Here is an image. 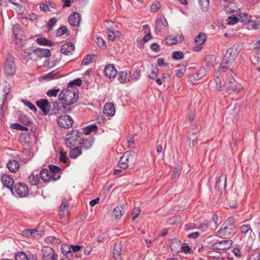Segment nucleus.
I'll use <instances>...</instances> for the list:
<instances>
[{"instance_id":"nucleus-28","label":"nucleus","mask_w":260,"mask_h":260,"mask_svg":"<svg viewBox=\"0 0 260 260\" xmlns=\"http://www.w3.org/2000/svg\"><path fill=\"white\" fill-rule=\"evenodd\" d=\"M237 14L239 16L240 20L243 23H248L251 21V16L247 13L237 11Z\"/></svg>"},{"instance_id":"nucleus-10","label":"nucleus","mask_w":260,"mask_h":260,"mask_svg":"<svg viewBox=\"0 0 260 260\" xmlns=\"http://www.w3.org/2000/svg\"><path fill=\"white\" fill-rule=\"evenodd\" d=\"M73 120L69 115H63L58 117L57 122L60 126L68 128L73 125Z\"/></svg>"},{"instance_id":"nucleus-60","label":"nucleus","mask_w":260,"mask_h":260,"mask_svg":"<svg viewBox=\"0 0 260 260\" xmlns=\"http://www.w3.org/2000/svg\"><path fill=\"white\" fill-rule=\"evenodd\" d=\"M23 103L24 105L27 106L30 110L34 111L35 112H37V108L31 103L27 100L24 101Z\"/></svg>"},{"instance_id":"nucleus-37","label":"nucleus","mask_w":260,"mask_h":260,"mask_svg":"<svg viewBox=\"0 0 260 260\" xmlns=\"http://www.w3.org/2000/svg\"><path fill=\"white\" fill-rule=\"evenodd\" d=\"M19 119L24 125H30L32 123V121L30 117L24 114L20 115Z\"/></svg>"},{"instance_id":"nucleus-6","label":"nucleus","mask_w":260,"mask_h":260,"mask_svg":"<svg viewBox=\"0 0 260 260\" xmlns=\"http://www.w3.org/2000/svg\"><path fill=\"white\" fill-rule=\"evenodd\" d=\"M42 260H57V255L53 248L44 246L42 249Z\"/></svg>"},{"instance_id":"nucleus-3","label":"nucleus","mask_w":260,"mask_h":260,"mask_svg":"<svg viewBox=\"0 0 260 260\" xmlns=\"http://www.w3.org/2000/svg\"><path fill=\"white\" fill-rule=\"evenodd\" d=\"M82 133L74 129L70 132L66 136V144L70 148L79 146L82 140Z\"/></svg>"},{"instance_id":"nucleus-38","label":"nucleus","mask_w":260,"mask_h":260,"mask_svg":"<svg viewBox=\"0 0 260 260\" xmlns=\"http://www.w3.org/2000/svg\"><path fill=\"white\" fill-rule=\"evenodd\" d=\"M94 57H95V55L93 54L87 55L84 57L81 64L87 65L90 63H92L93 61V59H94Z\"/></svg>"},{"instance_id":"nucleus-14","label":"nucleus","mask_w":260,"mask_h":260,"mask_svg":"<svg viewBox=\"0 0 260 260\" xmlns=\"http://www.w3.org/2000/svg\"><path fill=\"white\" fill-rule=\"evenodd\" d=\"M104 73L107 77L112 78L117 74V71L113 64H108L105 68Z\"/></svg>"},{"instance_id":"nucleus-11","label":"nucleus","mask_w":260,"mask_h":260,"mask_svg":"<svg viewBox=\"0 0 260 260\" xmlns=\"http://www.w3.org/2000/svg\"><path fill=\"white\" fill-rule=\"evenodd\" d=\"M232 243L231 240H225L214 243L212 246L214 249L225 250L231 248Z\"/></svg>"},{"instance_id":"nucleus-32","label":"nucleus","mask_w":260,"mask_h":260,"mask_svg":"<svg viewBox=\"0 0 260 260\" xmlns=\"http://www.w3.org/2000/svg\"><path fill=\"white\" fill-rule=\"evenodd\" d=\"M206 40V36L205 34L200 32L194 39V42L198 45L203 44Z\"/></svg>"},{"instance_id":"nucleus-5","label":"nucleus","mask_w":260,"mask_h":260,"mask_svg":"<svg viewBox=\"0 0 260 260\" xmlns=\"http://www.w3.org/2000/svg\"><path fill=\"white\" fill-rule=\"evenodd\" d=\"M16 67L14 62V58L10 54H8L4 66V71L6 74L12 76L15 74Z\"/></svg>"},{"instance_id":"nucleus-36","label":"nucleus","mask_w":260,"mask_h":260,"mask_svg":"<svg viewBox=\"0 0 260 260\" xmlns=\"http://www.w3.org/2000/svg\"><path fill=\"white\" fill-rule=\"evenodd\" d=\"M37 42L42 45L45 46H52L53 44V42L48 41L47 39L44 38H39L37 39Z\"/></svg>"},{"instance_id":"nucleus-4","label":"nucleus","mask_w":260,"mask_h":260,"mask_svg":"<svg viewBox=\"0 0 260 260\" xmlns=\"http://www.w3.org/2000/svg\"><path fill=\"white\" fill-rule=\"evenodd\" d=\"M233 73L230 70V73H225L222 76L223 86L225 89H228L238 92L240 91V89L237 88V82L233 77Z\"/></svg>"},{"instance_id":"nucleus-9","label":"nucleus","mask_w":260,"mask_h":260,"mask_svg":"<svg viewBox=\"0 0 260 260\" xmlns=\"http://www.w3.org/2000/svg\"><path fill=\"white\" fill-rule=\"evenodd\" d=\"M14 189L16 193L21 198L25 197L28 194V188L24 183L19 182L15 184Z\"/></svg>"},{"instance_id":"nucleus-59","label":"nucleus","mask_w":260,"mask_h":260,"mask_svg":"<svg viewBox=\"0 0 260 260\" xmlns=\"http://www.w3.org/2000/svg\"><path fill=\"white\" fill-rule=\"evenodd\" d=\"M140 210L139 208H135L133 209L132 212V220H134L139 215Z\"/></svg>"},{"instance_id":"nucleus-2","label":"nucleus","mask_w":260,"mask_h":260,"mask_svg":"<svg viewBox=\"0 0 260 260\" xmlns=\"http://www.w3.org/2000/svg\"><path fill=\"white\" fill-rule=\"evenodd\" d=\"M242 49V45L240 44L234 45L229 48L222 60V65H231L236 58L237 55Z\"/></svg>"},{"instance_id":"nucleus-21","label":"nucleus","mask_w":260,"mask_h":260,"mask_svg":"<svg viewBox=\"0 0 260 260\" xmlns=\"http://www.w3.org/2000/svg\"><path fill=\"white\" fill-rule=\"evenodd\" d=\"M104 113L108 116H113L115 112L114 105L110 103H107L104 107Z\"/></svg>"},{"instance_id":"nucleus-26","label":"nucleus","mask_w":260,"mask_h":260,"mask_svg":"<svg viewBox=\"0 0 260 260\" xmlns=\"http://www.w3.org/2000/svg\"><path fill=\"white\" fill-rule=\"evenodd\" d=\"M82 154V149L80 146L72 147L69 153L70 157L72 158H76Z\"/></svg>"},{"instance_id":"nucleus-48","label":"nucleus","mask_w":260,"mask_h":260,"mask_svg":"<svg viewBox=\"0 0 260 260\" xmlns=\"http://www.w3.org/2000/svg\"><path fill=\"white\" fill-rule=\"evenodd\" d=\"M180 220V217L179 216L173 217L171 218H170L168 220V223L170 225H176L179 222Z\"/></svg>"},{"instance_id":"nucleus-53","label":"nucleus","mask_w":260,"mask_h":260,"mask_svg":"<svg viewBox=\"0 0 260 260\" xmlns=\"http://www.w3.org/2000/svg\"><path fill=\"white\" fill-rule=\"evenodd\" d=\"M57 22V20L55 18H51L48 22L47 26L49 30L53 29V26Z\"/></svg>"},{"instance_id":"nucleus-29","label":"nucleus","mask_w":260,"mask_h":260,"mask_svg":"<svg viewBox=\"0 0 260 260\" xmlns=\"http://www.w3.org/2000/svg\"><path fill=\"white\" fill-rule=\"evenodd\" d=\"M59 77V71L58 69L55 70L51 72L43 75L42 76V78L44 79H48L51 80L53 79H56Z\"/></svg>"},{"instance_id":"nucleus-1","label":"nucleus","mask_w":260,"mask_h":260,"mask_svg":"<svg viewBox=\"0 0 260 260\" xmlns=\"http://www.w3.org/2000/svg\"><path fill=\"white\" fill-rule=\"evenodd\" d=\"M58 99L62 103L61 107L63 112L70 113L73 108L72 105L76 103L79 99L78 90L76 88L64 89L60 92Z\"/></svg>"},{"instance_id":"nucleus-8","label":"nucleus","mask_w":260,"mask_h":260,"mask_svg":"<svg viewBox=\"0 0 260 260\" xmlns=\"http://www.w3.org/2000/svg\"><path fill=\"white\" fill-rule=\"evenodd\" d=\"M134 158V154L131 152H126L121 157L119 162L118 166L120 168L125 169L128 166V163L130 160Z\"/></svg>"},{"instance_id":"nucleus-27","label":"nucleus","mask_w":260,"mask_h":260,"mask_svg":"<svg viewBox=\"0 0 260 260\" xmlns=\"http://www.w3.org/2000/svg\"><path fill=\"white\" fill-rule=\"evenodd\" d=\"M226 176L224 174L221 175L219 177L218 181L217 183V186L219 188L225 189L226 186Z\"/></svg>"},{"instance_id":"nucleus-63","label":"nucleus","mask_w":260,"mask_h":260,"mask_svg":"<svg viewBox=\"0 0 260 260\" xmlns=\"http://www.w3.org/2000/svg\"><path fill=\"white\" fill-rule=\"evenodd\" d=\"M32 232V229H26L22 231V235L28 238H31L30 232Z\"/></svg>"},{"instance_id":"nucleus-20","label":"nucleus","mask_w":260,"mask_h":260,"mask_svg":"<svg viewBox=\"0 0 260 260\" xmlns=\"http://www.w3.org/2000/svg\"><path fill=\"white\" fill-rule=\"evenodd\" d=\"M122 245L121 243H117L114 245L113 250V255L115 260H121Z\"/></svg>"},{"instance_id":"nucleus-22","label":"nucleus","mask_w":260,"mask_h":260,"mask_svg":"<svg viewBox=\"0 0 260 260\" xmlns=\"http://www.w3.org/2000/svg\"><path fill=\"white\" fill-rule=\"evenodd\" d=\"M213 84L214 85L212 86V88L214 90L220 91L225 89V87L223 86V81H221V79L218 77H216L214 79Z\"/></svg>"},{"instance_id":"nucleus-18","label":"nucleus","mask_w":260,"mask_h":260,"mask_svg":"<svg viewBox=\"0 0 260 260\" xmlns=\"http://www.w3.org/2000/svg\"><path fill=\"white\" fill-rule=\"evenodd\" d=\"M205 69L201 68L198 72L191 75L189 78V82L193 83L195 81L201 79L205 75Z\"/></svg>"},{"instance_id":"nucleus-40","label":"nucleus","mask_w":260,"mask_h":260,"mask_svg":"<svg viewBox=\"0 0 260 260\" xmlns=\"http://www.w3.org/2000/svg\"><path fill=\"white\" fill-rule=\"evenodd\" d=\"M49 169L51 171L52 175H56V176H60L58 174L61 171V169L59 167L54 165H50L49 166Z\"/></svg>"},{"instance_id":"nucleus-64","label":"nucleus","mask_w":260,"mask_h":260,"mask_svg":"<svg viewBox=\"0 0 260 260\" xmlns=\"http://www.w3.org/2000/svg\"><path fill=\"white\" fill-rule=\"evenodd\" d=\"M82 84V80L80 78H78L72 81H71L69 85L71 86L72 85H76L77 86H80Z\"/></svg>"},{"instance_id":"nucleus-61","label":"nucleus","mask_w":260,"mask_h":260,"mask_svg":"<svg viewBox=\"0 0 260 260\" xmlns=\"http://www.w3.org/2000/svg\"><path fill=\"white\" fill-rule=\"evenodd\" d=\"M158 69L156 68H153L152 72L150 73L149 77L152 79H156L157 76Z\"/></svg>"},{"instance_id":"nucleus-50","label":"nucleus","mask_w":260,"mask_h":260,"mask_svg":"<svg viewBox=\"0 0 260 260\" xmlns=\"http://www.w3.org/2000/svg\"><path fill=\"white\" fill-rule=\"evenodd\" d=\"M60 91L59 89H51L49 90L47 92V95L50 97L54 96L55 97L57 96L58 92Z\"/></svg>"},{"instance_id":"nucleus-12","label":"nucleus","mask_w":260,"mask_h":260,"mask_svg":"<svg viewBox=\"0 0 260 260\" xmlns=\"http://www.w3.org/2000/svg\"><path fill=\"white\" fill-rule=\"evenodd\" d=\"M1 180L3 185L9 189L11 192L14 194V181L13 179L9 175L4 174L1 178Z\"/></svg>"},{"instance_id":"nucleus-23","label":"nucleus","mask_w":260,"mask_h":260,"mask_svg":"<svg viewBox=\"0 0 260 260\" xmlns=\"http://www.w3.org/2000/svg\"><path fill=\"white\" fill-rule=\"evenodd\" d=\"M75 49V47L72 43L69 42L63 44L61 49L62 53L68 55L71 53Z\"/></svg>"},{"instance_id":"nucleus-57","label":"nucleus","mask_w":260,"mask_h":260,"mask_svg":"<svg viewBox=\"0 0 260 260\" xmlns=\"http://www.w3.org/2000/svg\"><path fill=\"white\" fill-rule=\"evenodd\" d=\"M13 34L15 35V38L19 35V32L21 31V26L19 24H15L14 25L12 29Z\"/></svg>"},{"instance_id":"nucleus-30","label":"nucleus","mask_w":260,"mask_h":260,"mask_svg":"<svg viewBox=\"0 0 260 260\" xmlns=\"http://www.w3.org/2000/svg\"><path fill=\"white\" fill-rule=\"evenodd\" d=\"M231 230L232 229H219L217 234L221 238H226L231 235Z\"/></svg>"},{"instance_id":"nucleus-52","label":"nucleus","mask_w":260,"mask_h":260,"mask_svg":"<svg viewBox=\"0 0 260 260\" xmlns=\"http://www.w3.org/2000/svg\"><path fill=\"white\" fill-rule=\"evenodd\" d=\"M60 249L62 253L63 254L64 256L68 254V253L71 250L70 246L67 244L62 245Z\"/></svg>"},{"instance_id":"nucleus-33","label":"nucleus","mask_w":260,"mask_h":260,"mask_svg":"<svg viewBox=\"0 0 260 260\" xmlns=\"http://www.w3.org/2000/svg\"><path fill=\"white\" fill-rule=\"evenodd\" d=\"M201 9L203 11H207L209 8V0H198Z\"/></svg>"},{"instance_id":"nucleus-46","label":"nucleus","mask_w":260,"mask_h":260,"mask_svg":"<svg viewBox=\"0 0 260 260\" xmlns=\"http://www.w3.org/2000/svg\"><path fill=\"white\" fill-rule=\"evenodd\" d=\"M184 54L182 51H175L173 53L172 58L175 60L183 58Z\"/></svg>"},{"instance_id":"nucleus-49","label":"nucleus","mask_w":260,"mask_h":260,"mask_svg":"<svg viewBox=\"0 0 260 260\" xmlns=\"http://www.w3.org/2000/svg\"><path fill=\"white\" fill-rule=\"evenodd\" d=\"M238 21V18L236 16L228 17L226 19L227 23L229 25H234L236 24Z\"/></svg>"},{"instance_id":"nucleus-55","label":"nucleus","mask_w":260,"mask_h":260,"mask_svg":"<svg viewBox=\"0 0 260 260\" xmlns=\"http://www.w3.org/2000/svg\"><path fill=\"white\" fill-rule=\"evenodd\" d=\"M160 6V3L158 1H155L151 6V11L153 12H156L158 10Z\"/></svg>"},{"instance_id":"nucleus-42","label":"nucleus","mask_w":260,"mask_h":260,"mask_svg":"<svg viewBox=\"0 0 260 260\" xmlns=\"http://www.w3.org/2000/svg\"><path fill=\"white\" fill-rule=\"evenodd\" d=\"M45 241L54 244H59L61 242V241L59 238L53 236L47 237L45 239Z\"/></svg>"},{"instance_id":"nucleus-17","label":"nucleus","mask_w":260,"mask_h":260,"mask_svg":"<svg viewBox=\"0 0 260 260\" xmlns=\"http://www.w3.org/2000/svg\"><path fill=\"white\" fill-rule=\"evenodd\" d=\"M70 24L73 26H78L81 21L80 14L77 12H74L69 18Z\"/></svg>"},{"instance_id":"nucleus-39","label":"nucleus","mask_w":260,"mask_h":260,"mask_svg":"<svg viewBox=\"0 0 260 260\" xmlns=\"http://www.w3.org/2000/svg\"><path fill=\"white\" fill-rule=\"evenodd\" d=\"M178 68L175 71L176 74L178 77H181L185 72L186 67L184 65H179Z\"/></svg>"},{"instance_id":"nucleus-41","label":"nucleus","mask_w":260,"mask_h":260,"mask_svg":"<svg viewBox=\"0 0 260 260\" xmlns=\"http://www.w3.org/2000/svg\"><path fill=\"white\" fill-rule=\"evenodd\" d=\"M164 42L167 45H172L177 44V40L171 36H168L165 39Z\"/></svg>"},{"instance_id":"nucleus-24","label":"nucleus","mask_w":260,"mask_h":260,"mask_svg":"<svg viewBox=\"0 0 260 260\" xmlns=\"http://www.w3.org/2000/svg\"><path fill=\"white\" fill-rule=\"evenodd\" d=\"M7 166L9 170L12 173L16 172L19 168V163L15 160H9Z\"/></svg>"},{"instance_id":"nucleus-56","label":"nucleus","mask_w":260,"mask_h":260,"mask_svg":"<svg viewBox=\"0 0 260 260\" xmlns=\"http://www.w3.org/2000/svg\"><path fill=\"white\" fill-rule=\"evenodd\" d=\"M68 29L66 26H62L60 27H59L56 31V36H61L63 34H65Z\"/></svg>"},{"instance_id":"nucleus-35","label":"nucleus","mask_w":260,"mask_h":260,"mask_svg":"<svg viewBox=\"0 0 260 260\" xmlns=\"http://www.w3.org/2000/svg\"><path fill=\"white\" fill-rule=\"evenodd\" d=\"M28 180L31 185H37L39 182L40 177L38 174L35 175L34 173H32L31 175L29 176Z\"/></svg>"},{"instance_id":"nucleus-62","label":"nucleus","mask_w":260,"mask_h":260,"mask_svg":"<svg viewBox=\"0 0 260 260\" xmlns=\"http://www.w3.org/2000/svg\"><path fill=\"white\" fill-rule=\"evenodd\" d=\"M251 22L252 29H260V20L251 21Z\"/></svg>"},{"instance_id":"nucleus-51","label":"nucleus","mask_w":260,"mask_h":260,"mask_svg":"<svg viewBox=\"0 0 260 260\" xmlns=\"http://www.w3.org/2000/svg\"><path fill=\"white\" fill-rule=\"evenodd\" d=\"M12 127L14 129L21 131H27L28 128L22 126L18 123H14V124H12Z\"/></svg>"},{"instance_id":"nucleus-16","label":"nucleus","mask_w":260,"mask_h":260,"mask_svg":"<svg viewBox=\"0 0 260 260\" xmlns=\"http://www.w3.org/2000/svg\"><path fill=\"white\" fill-rule=\"evenodd\" d=\"M118 79L121 83H127L131 81V74L127 70L120 72Z\"/></svg>"},{"instance_id":"nucleus-31","label":"nucleus","mask_w":260,"mask_h":260,"mask_svg":"<svg viewBox=\"0 0 260 260\" xmlns=\"http://www.w3.org/2000/svg\"><path fill=\"white\" fill-rule=\"evenodd\" d=\"M98 130V126L95 124H92L87 126L83 128V133L85 135L90 134L91 132H96Z\"/></svg>"},{"instance_id":"nucleus-47","label":"nucleus","mask_w":260,"mask_h":260,"mask_svg":"<svg viewBox=\"0 0 260 260\" xmlns=\"http://www.w3.org/2000/svg\"><path fill=\"white\" fill-rule=\"evenodd\" d=\"M95 42L100 48L104 49L106 47L105 41L101 37H98L96 39Z\"/></svg>"},{"instance_id":"nucleus-54","label":"nucleus","mask_w":260,"mask_h":260,"mask_svg":"<svg viewBox=\"0 0 260 260\" xmlns=\"http://www.w3.org/2000/svg\"><path fill=\"white\" fill-rule=\"evenodd\" d=\"M140 71L137 69L134 71L132 75H131V79L133 80L136 81L140 78Z\"/></svg>"},{"instance_id":"nucleus-19","label":"nucleus","mask_w":260,"mask_h":260,"mask_svg":"<svg viewBox=\"0 0 260 260\" xmlns=\"http://www.w3.org/2000/svg\"><path fill=\"white\" fill-rule=\"evenodd\" d=\"M34 53L40 58L48 57L51 55L50 50L47 49L38 48L34 50Z\"/></svg>"},{"instance_id":"nucleus-13","label":"nucleus","mask_w":260,"mask_h":260,"mask_svg":"<svg viewBox=\"0 0 260 260\" xmlns=\"http://www.w3.org/2000/svg\"><path fill=\"white\" fill-rule=\"evenodd\" d=\"M36 104L42 110L45 115H47L49 113L50 105L47 100L41 99L37 101Z\"/></svg>"},{"instance_id":"nucleus-25","label":"nucleus","mask_w":260,"mask_h":260,"mask_svg":"<svg viewBox=\"0 0 260 260\" xmlns=\"http://www.w3.org/2000/svg\"><path fill=\"white\" fill-rule=\"evenodd\" d=\"M125 210L122 206H116L113 211V215L115 219H119L124 214Z\"/></svg>"},{"instance_id":"nucleus-15","label":"nucleus","mask_w":260,"mask_h":260,"mask_svg":"<svg viewBox=\"0 0 260 260\" xmlns=\"http://www.w3.org/2000/svg\"><path fill=\"white\" fill-rule=\"evenodd\" d=\"M94 140V138L91 137H89L86 139H83L82 137V140L79 146L81 149H83L84 150L89 149L92 147Z\"/></svg>"},{"instance_id":"nucleus-34","label":"nucleus","mask_w":260,"mask_h":260,"mask_svg":"<svg viewBox=\"0 0 260 260\" xmlns=\"http://www.w3.org/2000/svg\"><path fill=\"white\" fill-rule=\"evenodd\" d=\"M60 211L62 214L68 212V199L64 198L60 205Z\"/></svg>"},{"instance_id":"nucleus-7","label":"nucleus","mask_w":260,"mask_h":260,"mask_svg":"<svg viewBox=\"0 0 260 260\" xmlns=\"http://www.w3.org/2000/svg\"><path fill=\"white\" fill-rule=\"evenodd\" d=\"M39 175L42 180L45 182H47L51 180L55 181L60 178V176H56V175H52L51 171L48 169L42 170Z\"/></svg>"},{"instance_id":"nucleus-45","label":"nucleus","mask_w":260,"mask_h":260,"mask_svg":"<svg viewBox=\"0 0 260 260\" xmlns=\"http://www.w3.org/2000/svg\"><path fill=\"white\" fill-rule=\"evenodd\" d=\"M31 237L39 239L42 235V232L38 230V229H32V232H30Z\"/></svg>"},{"instance_id":"nucleus-44","label":"nucleus","mask_w":260,"mask_h":260,"mask_svg":"<svg viewBox=\"0 0 260 260\" xmlns=\"http://www.w3.org/2000/svg\"><path fill=\"white\" fill-rule=\"evenodd\" d=\"M15 260H28V258L24 252L20 251L16 254Z\"/></svg>"},{"instance_id":"nucleus-58","label":"nucleus","mask_w":260,"mask_h":260,"mask_svg":"<svg viewBox=\"0 0 260 260\" xmlns=\"http://www.w3.org/2000/svg\"><path fill=\"white\" fill-rule=\"evenodd\" d=\"M234 218L233 217H229L224 223V224L225 225L224 228H227L228 226H230L233 225L236 226V225L234 224Z\"/></svg>"},{"instance_id":"nucleus-43","label":"nucleus","mask_w":260,"mask_h":260,"mask_svg":"<svg viewBox=\"0 0 260 260\" xmlns=\"http://www.w3.org/2000/svg\"><path fill=\"white\" fill-rule=\"evenodd\" d=\"M197 134L198 130H193L190 131L188 134V139L189 140V141H192V142H193L198 138Z\"/></svg>"}]
</instances>
